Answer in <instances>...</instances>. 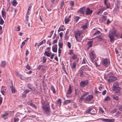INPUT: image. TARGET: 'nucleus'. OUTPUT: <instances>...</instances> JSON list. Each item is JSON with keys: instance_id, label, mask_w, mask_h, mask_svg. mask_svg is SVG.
<instances>
[{"instance_id": "f257e3e1", "label": "nucleus", "mask_w": 122, "mask_h": 122, "mask_svg": "<svg viewBox=\"0 0 122 122\" xmlns=\"http://www.w3.org/2000/svg\"><path fill=\"white\" fill-rule=\"evenodd\" d=\"M108 35L111 42H112L114 40V36L117 37L118 36V35L117 34L116 31L113 29L110 30Z\"/></svg>"}, {"instance_id": "f03ea898", "label": "nucleus", "mask_w": 122, "mask_h": 122, "mask_svg": "<svg viewBox=\"0 0 122 122\" xmlns=\"http://www.w3.org/2000/svg\"><path fill=\"white\" fill-rule=\"evenodd\" d=\"M44 112L47 115L50 114V106L49 104L47 103L46 104V106H42Z\"/></svg>"}, {"instance_id": "7ed1b4c3", "label": "nucleus", "mask_w": 122, "mask_h": 122, "mask_svg": "<svg viewBox=\"0 0 122 122\" xmlns=\"http://www.w3.org/2000/svg\"><path fill=\"white\" fill-rule=\"evenodd\" d=\"M112 89L113 91H114L117 93L119 92L120 88L118 84L117 83L115 82L113 83Z\"/></svg>"}, {"instance_id": "20e7f679", "label": "nucleus", "mask_w": 122, "mask_h": 122, "mask_svg": "<svg viewBox=\"0 0 122 122\" xmlns=\"http://www.w3.org/2000/svg\"><path fill=\"white\" fill-rule=\"evenodd\" d=\"M110 63L109 60L107 58L103 59L102 61V64L103 66L107 67L109 66Z\"/></svg>"}, {"instance_id": "39448f33", "label": "nucleus", "mask_w": 122, "mask_h": 122, "mask_svg": "<svg viewBox=\"0 0 122 122\" xmlns=\"http://www.w3.org/2000/svg\"><path fill=\"white\" fill-rule=\"evenodd\" d=\"M82 32L81 31L77 30V41H80L82 37Z\"/></svg>"}, {"instance_id": "423d86ee", "label": "nucleus", "mask_w": 122, "mask_h": 122, "mask_svg": "<svg viewBox=\"0 0 122 122\" xmlns=\"http://www.w3.org/2000/svg\"><path fill=\"white\" fill-rule=\"evenodd\" d=\"M93 97L92 95H89L84 98V101L86 102L91 101L93 98Z\"/></svg>"}, {"instance_id": "0eeeda50", "label": "nucleus", "mask_w": 122, "mask_h": 122, "mask_svg": "<svg viewBox=\"0 0 122 122\" xmlns=\"http://www.w3.org/2000/svg\"><path fill=\"white\" fill-rule=\"evenodd\" d=\"M89 55L91 59L93 62V60L95 57V54L94 50L91 51L89 54Z\"/></svg>"}, {"instance_id": "6e6552de", "label": "nucleus", "mask_w": 122, "mask_h": 122, "mask_svg": "<svg viewBox=\"0 0 122 122\" xmlns=\"http://www.w3.org/2000/svg\"><path fill=\"white\" fill-rule=\"evenodd\" d=\"M92 109V108H89L86 110V113H90L92 115H94L96 114V110H94L95 111L94 112V113H92V112L91 111Z\"/></svg>"}, {"instance_id": "1a4fd4ad", "label": "nucleus", "mask_w": 122, "mask_h": 122, "mask_svg": "<svg viewBox=\"0 0 122 122\" xmlns=\"http://www.w3.org/2000/svg\"><path fill=\"white\" fill-rule=\"evenodd\" d=\"M116 79V78L113 76H111L109 77L108 79H107V81L109 82H110L115 80Z\"/></svg>"}, {"instance_id": "9d476101", "label": "nucleus", "mask_w": 122, "mask_h": 122, "mask_svg": "<svg viewBox=\"0 0 122 122\" xmlns=\"http://www.w3.org/2000/svg\"><path fill=\"white\" fill-rule=\"evenodd\" d=\"M31 6L29 7L28 9V10H27V13H26V20L27 21L28 20V19L29 17V16H28V15H29L30 13V10L31 9Z\"/></svg>"}, {"instance_id": "9b49d317", "label": "nucleus", "mask_w": 122, "mask_h": 122, "mask_svg": "<svg viewBox=\"0 0 122 122\" xmlns=\"http://www.w3.org/2000/svg\"><path fill=\"white\" fill-rule=\"evenodd\" d=\"M88 82V81L87 80L83 81H82L80 83V86L81 87H84L87 84Z\"/></svg>"}, {"instance_id": "f8f14e48", "label": "nucleus", "mask_w": 122, "mask_h": 122, "mask_svg": "<svg viewBox=\"0 0 122 122\" xmlns=\"http://www.w3.org/2000/svg\"><path fill=\"white\" fill-rule=\"evenodd\" d=\"M104 2L107 8H109L110 7V3L108 1V0H104Z\"/></svg>"}, {"instance_id": "ddd939ff", "label": "nucleus", "mask_w": 122, "mask_h": 122, "mask_svg": "<svg viewBox=\"0 0 122 122\" xmlns=\"http://www.w3.org/2000/svg\"><path fill=\"white\" fill-rule=\"evenodd\" d=\"M92 12V10L88 8H87L85 14L86 15H91Z\"/></svg>"}, {"instance_id": "4468645a", "label": "nucleus", "mask_w": 122, "mask_h": 122, "mask_svg": "<svg viewBox=\"0 0 122 122\" xmlns=\"http://www.w3.org/2000/svg\"><path fill=\"white\" fill-rule=\"evenodd\" d=\"M89 94V93L87 92H85L81 97L79 101L80 102H82L83 99H84V98L86 97L87 95H88Z\"/></svg>"}, {"instance_id": "2eb2a0df", "label": "nucleus", "mask_w": 122, "mask_h": 122, "mask_svg": "<svg viewBox=\"0 0 122 122\" xmlns=\"http://www.w3.org/2000/svg\"><path fill=\"white\" fill-rule=\"evenodd\" d=\"M85 9L84 7H82L78 11V12H79L81 14H83L85 12Z\"/></svg>"}, {"instance_id": "dca6fc26", "label": "nucleus", "mask_w": 122, "mask_h": 122, "mask_svg": "<svg viewBox=\"0 0 122 122\" xmlns=\"http://www.w3.org/2000/svg\"><path fill=\"white\" fill-rule=\"evenodd\" d=\"M65 28H64V26L63 25H61L60 28L58 29V32H59L61 31H63L65 30Z\"/></svg>"}, {"instance_id": "f3484780", "label": "nucleus", "mask_w": 122, "mask_h": 122, "mask_svg": "<svg viewBox=\"0 0 122 122\" xmlns=\"http://www.w3.org/2000/svg\"><path fill=\"white\" fill-rule=\"evenodd\" d=\"M8 114L7 113H5L2 114V117L4 119H5L8 117Z\"/></svg>"}, {"instance_id": "a211bd4d", "label": "nucleus", "mask_w": 122, "mask_h": 122, "mask_svg": "<svg viewBox=\"0 0 122 122\" xmlns=\"http://www.w3.org/2000/svg\"><path fill=\"white\" fill-rule=\"evenodd\" d=\"M1 14L2 17L4 18H5L6 17V13L5 11L4 10H2L1 11Z\"/></svg>"}, {"instance_id": "6ab92c4d", "label": "nucleus", "mask_w": 122, "mask_h": 122, "mask_svg": "<svg viewBox=\"0 0 122 122\" xmlns=\"http://www.w3.org/2000/svg\"><path fill=\"white\" fill-rule=\"evenodd\" d=\"M54 46L52 47V50L53 52H56L57 51V46L56 45H55Z\"/></svg>"}, {"instance_id": "aec40b11", "label": "nucleus", "mask_w": 122, "mask_h": 122, "mask_svg": "<svg viewBox=\"0 0 122 122\" xmlns=\"http://www.w3.org/2000/svg\"><path fill=\"white\" fill-rule=\"evenodd\" d=\"M72 89L70 85V86L67 92V94H70L72 92Z\"/></svg>"}, {"instance_id": "412c9836", "label": "nucleus", "mask_w": 122, "mask_h": 122, "mask_svg": "<svg viewBox=\"0 0 122 122\" xmlns=\"http://www.w3.org/2000/svg\"><path fill=\"white\" fill-rule=\"evenodd\" d=\"M96 37L98 41H101L103 40V37L101 36H97Z\"/></svg>"}, {"instance_id": "4be33fe9", "label": "nucleus", "mask_w": 122, "mask_h": 122, "mask_svg": "<svg viewBox=\"0 0 122 122\" xmlns=\"http://www.w3.org/2000/svg\"><path fill=\"white\" fill-rule=\"evenodd\" d=\"M6 65V62L5 61H1L0 66L2 67H4Z\"/></svg>"}, {"instance_id": "5701e85b", "label": "nucleus", "mask_w": 122, "mask_h": 122, "mask_svg": "<svg viewBox=\"0 0 122 122\" xmlns=\"http://www.w3.org/2000/svg\"><path fill=\"white\" fill-rule=\"evenodd\" d=\"M70 16H69L68 18L65 19V22L66 24L68 23V22L70 20Z\"/></svg>"}, {"instance_id": "b1692460", "label": "nucleus", "mask_w": 122, "mask_h": 122, "mask_svg": "<svg viewBox=\"0 0 122 122\" xmlns=\"http://www.w3.org/2000/svg\"><path fill=\"white\" fill-rule=\"evenodd\" d=\"M10 87L11 88L12 92L14 93H15V88L12 85V86H10Z\"/></svg>"}, {"instance_id": "393cba45", "label": "nucleus", "mask_w": 122, "mask_h": 122, "mask_svg": "<svg viewBox=\"0 0 122 122\" xmlns=\"http://www.w3.org/2000/svg\"><path fill=\"white\" fill-rule=\"evenodd\" d=\"M70 4L71 6V10L73 9L72 7H73L74 5V2L73 1H71L70 3Z\"/></svg>"}, {"instance_id": "a878e982", "label": "nucleus", "mask_w": 122, "mask_h": 122, "mask_svg": "<svg viewBox=\"0 0 122 122\" xmlns=\"http://www.w3.org/2000/svg\"><path fill=\"white\" fill-rule=\"evenodd\" d=\"M44 55L48 57H49L50 56V53L49 52H48L47 51H45L44 53Z\"/></svg>"}, {"instance_id": "bb28decb", "label": "nucleus", "mask_w": 122, "mask_h": 122, "mask_svg": "<svg viewBox=\"0 0 122 122\" xmlns=\"http://www.w3.org/2000/svg\"><path fill=\"white\" fill-rule=\"evenodd\" d=\"M102 21H106L107 19V16L105 15H102Z\"/></svg>"}, {"instance_id": "cd10ccee", "label": "nucleus", "mask_w": 122, "mask_h": 122, "mask_svg": "<svg viewBox=\"0 0 122 122\" xmlns=\"http://www.w3.org/2000/svg\"><path fill=\"white\" fill-rule=\"evenodd\" d=\"M92 42L91 41H89L87 43V44L89 47H90L92 45Z\"/></svg>"}, {"instance_id": "c85d7f7f", "label": "nucleus", "mask_w": 122, "mask_h": 122, "mask_svg": "<svg viewBox=\"0 0 122 122\" xmlns=\"http://www.w3.org/2000/svg\"><path fill=\"white\" fill-rule=\"evenodd\" d=\"M16 76L19 77L20 78V79H22V75L20 74L18 72H17L16 73Z\"/></svg>"}, {"instance_id": "c756f323", "label": "nucleus", "mask_w": 122, "mask_h": 122, "mask_svg": "<svg viewBox=\"0 0 122 122\" xmlns=\"http://www.w3.org/2000/svg\"><path fill=\"white\" fill-rule=\"evenodd\" d=\"M12 5L13 6H15L17 4V3L15 0H14L12 3Z\"/></svg>"}, {"instance_id": "7c9ffc66", "label": "nucleus", "mask_w": 122, "mask_h": 122, "mask_svg": "<svg viewBox=\"0 0 122 122\" xmlns=\"http://www.w3.org/2000/svg\"><path fill=\"white\" fill-rule=\"evenodd\" d=\"M113 98L114 99L117 101L119 99L118 96H115V95H113Z\"/></svg>"}, {"instance_id": "2f4dec72", "label": "nucleus", "mask_w": 122, "mask_h": 122, "mask_svg": "<svg viewBox=\"0 0 122 122\" xmlns=\"http://www.w3.org/2000/svg\"><path fill=\"white\" fill-rule=\"evenodd\" d=\"M87 61L86 58H84L82 60V64H85L86 63Z\"/></svg>"}, {"instance_id": "473e14b6", "label": "nucleus", "mask_w": 122, "mask_h": 122, "mask_svg": "<svg viewBox=\"0 0 122 122\" xmlns=\"http://www.w3.org/2000/svg\"><path fill=\"white\" fill-rule=\"evenodd\" d=\"M76 66V63L75 62H73L72 64V68L73 69H75Z\"/></svg>"}, {"instance_id": "72a5a7b5", "label": "nucleus", "mask_w": 122, "mask_h": 122, "mask_svg": "<svg viewBox=\"0 0 122 122\" xmlns=\"http://www.w3.org/2000/svg\"><path fill=\"white\" fill-rule=\"evenodd\" d=\"M101 33L100 31L99 30L97 31L93 35L98 36V35L99 34Z\"/></svg>"}, {"instance_id": "f704fd0d", "label": "nucleus", "mask_w": 122, "mask_h": 122, "mask_svg": "<svg viewBox=\"0 0 122 122\" xmlns=\"http://www.w3.org/2000/svg\"><path fill=\"white\" fill-rule=\"evenodd\" d=\"M51 90H52L53 92L54 93H56V92L55 89L54 87L53 86H51Z\"/></svg>"}, {"instance_id": "c9c22d12", "label": "nucleus", "mask_w": 122, "mask_h": 122, "mask_svg": "<svg viewBox=\"0 0 122 122\" xmlns=\"http://www.w3.org/2000/svg\"><path fill=\"white\" fill-rule=\"evenodd\" d=\"M81 27L83 28L84 29H85L87 28V24H86L85 25H83L81 26Z\"/></svg>"}, {"instance_id": "e433bc0d", "label": "nucleus", "mask_w": 122, "mask_h": 122, "mask_svg": "<svg viewBox=\"0 0 122 122\" xmlns=\"http://www.w3.org/2000/svg\"><path fill=\"white\" fill-rule=\"evenodd\" d=\"M42 58L43 59L42 60L43 61V63H44L46 62V58L45 56H43V57Z\"/></svg>"}, {"instance_id": "4c0bfd02", "label": "nucleus", "mask_w": 122, "mask_h": 122, "mask_svg": "<svg viewBox=\"0 0 122 122\" xmlns=\"http://www.w3.org/2000/svg\"><path fill=\"white\" fill-rule=\"evenodd\" d=\"M20 27L19 25L17 27H16L15 28V30L16 31H20Z\"/></svg>"}, {"instance_id": "58836bf2", "label": "nucleus", "mask_w": 122, "mask_h": 122, "mask_svg": "<svg viewBox=\"0 0 122 122\" xmlns=\"http://www.w3.org/2000/svg\"><path fill=\"white\" fill-rule=\"evenodd\" d=\"M4 23V21L2 19V18L1 17L0 20V24L1 25H2Z\"/></svg>"}, {"instance_id": "ea45409f", "label": "nucleus", "mask_w": 122, "mask_h": 122, "mask_svg": "<svg viewBox=\"0 0 122 122\" xmlns=\"http://www.w3.org/2000/svg\"><path fill=\"white\" fill-rule=\"evenodd\" d=\"M57 104H59L60 106L61 105V101L60 99H59L57 101Z\"/></svg>"}, {"instance_id": "a19ab883", "label": "nucleus", "mask_w": 122, "mask_h": 122, "mask_svg": "<svg viewBox=\"0 0 122 122\" xmlns=\"http://www.w3.org/2000/svg\"><path fill=\"white\" fill-rule=\"evenodd\" d=\"M70 100H67L64 102V104H67L68 103H69L70 102Z\"/></svg>"}, {"instance_id": "79ce46f5", "label": "nucleus", "mask_w": 122, "mask_h": 122, "mask_svg": "<svg viewBox=\"0 0 122 122\" xmlns=\"http://www.w3.org/2000/svg\"><path fill=\"white\" fill-rule=\"evenodd\" d=\"M63 43H58V46H59V48H62L63 46Z\"/></svg>"}, {"instance_id": "37998d69", "label": "nucleus", "mask_w": 122, "mask_h": 122, "mask_svg": "<svg viewBox=\"0 0 122 122\" xmlns=\"http://www.w3.org/2000/svg\"><path fill=\"white\" fill-rule=\"evenodd\" d=\"M99 110L100 112H101L102 114L104 113V112L103 111L102 108L100 107L99 108Z\"/></svg>"}, {"instance_id": "c03bdc74", "label": "nucleus", "mask_w": 122, "mask_h": 122, "mask_svg": "<svg viewBox=\"0 0 122 122\" xmlns=\"http://www.w3.org/2000/svg\"><path fill=\"white\" fill-rule=\"evenodd\" d=\"M27 104H28V105H30L32 107V105H33V103H32V102H31V101H28V102H27Z\"/></svg>"}, {"instance_id": "a18cd8bd", "label": "nucleus", "mask_w": 122, "mask_h": 122, "mask_svg": "<svg viewBox=\"0 0 122 122\" xmlns=\"http://www.w3.org/2000/svg\"><path fill=\"white\" fill-rule=\"evenodd\" d=\"M27 104H28V105H30L32 107V105H33V103H32V102H31V101H28V102H27Z\"/></svg>"}, {"instance_id": "49530a36", "label": "nucleus", "mask_w": 122, "mask_h": 122, "mask_svg": "<svg viewBox=\"0 0 122 122\" xmlns=\"http://www.w3.org/2000/svg\"><path fill=\"white\" fill-rule=\"evenodd\" d=\"M94 64L96 66V67L99 66L100 65V64H98L97 63V62L96 61H94Z\"/></svg>"}, {"instance_id": "de8ad7c7", "label": "nucleus", "mask_w": 122, "mask_h": 122, "mask_svg": "<svg viewBox=\"0 0 122 122\" xmlns=\"http://www.w3.org/2000/svg\"><path fill=\"white\" fill-rule=\"evenodd\" d=\"M116 111V109L115 108L113 110H112L111 111V113H114Z\"/></svg>"}, {"instance_id": "09e8293b", "label": "nucleus", "mask_w": 122, "mask_h": 122, "mask_svg": "<svg viewBox=\"0 0 122 122\" xmlns=\"http://www.w3.org/2000/svg\"><path fill=\"white\" fill-rule=\"evenodd\" d=\"M30 92V91L29 90L27 89L26 90H25L24 92V93H25V94H26V93H28Z\"/></svg>"}, {"instance_id": "8fccbe9b", "label": "nucleus", "mask_w": 122, "mask_h": 122, "mask_svg": "<svg viewBox=\"0 0 122 122\" xmlns=\"http://www.w3.org/2000/svg\"><path fill=\"white\" fill-rule=\"evenodd\" d=\"M110 99V98L108 96H107L106 98H105L104 99V101H108Z\"/></svg>"}, {"instance_id": "3c124183", "label": "nucleus", "mask_w": 122, "mask_h": 122, "mask_svg": "<svg viewBox=\"0 0 122 122\" xmlns=\"http://www.w3.org/2000/svg\"><path fill=\"white\" fill-rule=\"evenodd\" d=\"M14 120V122H17L19 120V119L18 118H15Z\"/></svg>"}, {"instance_id": "603ef678", "label": "nucleus", "mask_w": 122, "mask_h": 122, "mask_svg": "<svg viewBox=\"0 0 122 122\" xmlns=\"http://www.w3.org/2000/svg\"><path fill=\"white\" fill-rule=\"evenodd\" d=\"M102 9H100L99 10L98 12L97 13V15H98L99 13H102Z\"/></svg>"}, {"instance_id": "864d4df0", "label": "nucleus", "mask_w": 122, "mask_h": 122, "mask_svg": "<svg viewBox=\"0 0 122 122\" xmlns=\"http://www.w3.org/2000/svg\"><path fill=\"white\" fill-rule=\"evenodd\" d=\"M115 119H109V122H114L115 121Z\"/></svg>"}, {"instance_id": "5fc2aeb1", "label": "nucleus", "mask_w": 122, "mask_h": 122, "mask_svg": "<svg viewBox=\"0 0 122 122\" xmlns=\"http://www.w3.org/2000/svg\"><path fill=\"white\" fill-rule=\"evenodd\" d=\"M67 46H68V47L70 48L71 47V44L69 42H68L67 43Z\"/></svg>"}, {"instance_id": "6e6d98bb", "label": "nucleus", "mask_w": 122, "mask_h": 122, "mask_svg": "<svg viewBox=\"0 0 122 122\" xmlns=\"http://www.w3.org/2000/svg\"><path fill=\"white\" fill-rule=\"evenodd\" d=\"M25 42H24V41L22 42L21 45L20 47L21 48H22L25 45Z\"/></svg>"}, {"instance_id": "4d7b16f0", "label": "nucleus", "mask_w": 122, "mask_h": 122, "mask_svg": "<svg viewBox=\"0 0 122 122\" xmlns=\"http://www.w3.org/2000/svg\"><path fill=\"white\" fill-rule=\"evenodd\" d=\"M43 41H41L39 43V44L38 45V46H40V45L43 44Z\"/></svg>"}, {"instance_id": "13d9d810", "label": "nucleus", "mask_w": 122, "mask_h": 122, "mask_svg": "<svg viewBox=\"0 0 122 122\" xmlns=\"http://www.w3.org/2000/svg\"><path fill=\"white\" fill-rule=\"evenodd\" d=\"M26 68L28 70H29L30 68V67L28 64L26 66Z\"/></svg>"}, {"instance_id": "bf43d9fd", "label": "nucleus", "mask_w": 122, "mask_h": 122, "mask_svg": "<svg viewBox=\"0 0 122 122\" xmlns=\"http://www.w3.org/2000/svg\"><path fill=\"white\" fill-rule=\"evenodd\" d=\"M1 92L2 93V94L3 95H4V93H5V92L4 91H2V89H1Z\"/></svg>"}, {"instance_id": "052dcab7", "label": "nucleus", "mask_w": 122, "mask_h": 122, "mask_svg": "<svg viewBox=\"0 0 122 122\" xmlns=\"http://www.w3.org/2000/svg\"><path fill=\"white\" fill-rule=\"evenodd\" d=\"M120 113L121 112H118L116 113V115H115V116H116L117 117L118 116V115L120 114Z\"/></svg>"}, {"instance_id": "680f3d73", "label": "nucleus", "mask_w": 122, "mask_h": 122, "mask_svg": "<svg viewBox=\"0 0 122 122\" xmlns=\"http://www.w3.org/2000/svg\"><path fill=\"white\" fill-rule=\"evenodd\" d=\"M106 92L107 91L105 90L103 91L102 93V95H104L106 94Z\"/></svg>"}, {"instance_id": "e2e57ef3", "label": "nucleus", "mask_w": 122, "mask_h": 122, "mask_svg": "<svg viewBox=\"0 0 122 122\" xmlns=\"http://www.w3.org/2000/svg\"><path fill=\"white\" fill-rule=\"evenodd\" d=\"M54 53L52 54L50 57V58L52 59H53L54 57Z\"/></svg>"}, {"instance_id": "0e129e2a", "label": "nucleus", "mask_w": 122, "mask_h": 122, "mask_svg": "<svg viewBox=\"0 0 122 122\" xmlns=\"http://www.w3.org/2000/svg\"><path fill=\"white\" fill-rule=\"evenodd\" d=\"M3 98L1 97H0V105L1 104L2 102Z\"/></svg>"}, {"instance_id": "69168bd1", "label": "nucleus", "mask_w": 122, "mask_h": 122, "mask_svg": "<svg viewBox=\"0 0 122 122\" xmlns=\"http://www.w3.org/2000/svg\"><path fill=\"white\" fill-rule=\"evenodd\" d=\"M57 39L54 40L53 42V44L56 43L57 42Z\"/></svg>"}, {"instance_id": "338daca9", "label": "nucleus", "mask_w": 122, "mask_h": 122, "mask_svg": "<svg viewBox=\"0 0 122 122\" xmlns=\"http://www.w3.org/2000/svg\"><path fill=\"white\" fill-rule=\"evenodd\" d=\"M41 104L42 105V106H46V104H45L44 102H43L42 101H41Z\"/></svg>"}, {"instance_id": "774afa93", "label": "nucleus", "mask_w": 122, "mask_h": 122, "mask_svg": "<svg viewBox=\"0 0 122 122\" xmlns=\"http://www.w3.org/2000/svg\"><path fill=\"white\" fill-rule=\"evenodd\" d=\"M119 109L120 111H122V105L119 107Z\"/></svg>"}]
</instances>
